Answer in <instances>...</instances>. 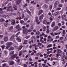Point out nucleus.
<instances>
[{
	"label": "nucleus",
	"mask_w": 67,
	"mask_h": 67,
	"mask_svg": "<svg viewBox=\"0 0 67 67\" xmlns=\"http://www.w3.org/2000/svg\"><path fill=\"white\" fill-rule=\"evenodd\" d=\"M63 36H64V35L65 34H66V33H65V32L66 31V30H63Z\"/></svg>",
	"instance_id": "obj_21"
},
{
	"label": "nucleus",
	"mask_w": 67,
	"mask_h": 67,
	"mask_svg": "<svg viewBox=\"0 0 67 67\" xmlns=\"http://www.w3.org/2000/svg\"><path fill=\"white\" fill-rule=\"evenodd\" d=\"M25 17V16H24V14H23L22 15V19H24Z\"/></svg>",
	"instance_id": "obj_45"
},
{
	"label": "nucleus",
	"mask_w": 67,
	"mask_h": 67,
	"mask_svg": "<svg viewBox=\"0 0 67 67\" xmlns=\"http://www.w3.org/2000/svg\"><path fill=\"white\" fill-rule=\"evenodd\" d=\"M15 47L16 48V49H18V48H19L17 46H15Z\"/></svg>",
	"instance_id": "obj_59"
},
{
	"label": "nucleus",
	"mask_w": 67,
	"mask_h": 67,
	"mask_svg": "<svg viewBox=\"0 0 67 67\" xmlns=\"http://www.w3.org/2000/svg\"><path fill=\"white\" fill-rule=\"evenodd\" d=\"M16 40L18 42H21V40L19 37L17 38Z\"/></svg>",
	"instance_id": "obj_14"
},
{
	"label": "nucleus",
	"mask_w": 67,
	"mask_h": 67,
	"mask_svg": "<svg viewBox=\"0 0 67 67\" xmlns=\"http://www.w3.org/2000/svg\"><path fill=\"white\" fill-rule=\"evenodd\" d=\"M20 23L21 24H23V23H24V21L22 20H20Z\"/></svg>",
	"instance_id": "obj_36"
},
{
	"label": "nucleus",
	"mask_w": 67,
	"mask_h": 67,
	"mask_svg": "<svg viewBox=\"0 0 67 67\" xmlns=\"http://www.w3.org/2000/svg\"><path fill=\"white\" fill-rule=\"evenodd\" d=\"M20 32L19 31V32H18V33H17L16 34L17 36H18V35H19V34H20Z\"/></svg>",
	"instance_id": "obj_53"
},
{
	"label": "nucleus",
	"mask_w": 67,
	"mask_h": 67,
	"mask_svg": "<svg viewBox=\"0 0 67 67\" xmlns=\"http://www.w3.org/2000/svg\"><path fill=\"white\" fill-rule=\"evenodd\" d=\"M26 26L28 28L29 27V24H27L26 25Z\"/></svg>",
	"instance_id": "obj_61"
},
{
	"label": "nucleus",
	"mask_w": 67,
	"mask_h": 67,
	"mask_svg": "<svg viewBox=\"0 0 67 67\" xmlns=\"http://www.w3.org/2000/svg\"><path fill=\"white\" fill-rule=\"evenodd\" d=\"M4 19L3 18L1 19L0 20V21L1 22H4Z\"/></svg>",
	"instance_id": "obj_24"
},
{
	"label": "nucleus",
	"mask_w": 67,
	"mask_h": 67,
	"mask_svg": "<svg viewBox=\"0 0 67 67\" xmlns=\"http://www.w3.org/2000/svg\"><path fill=\"white\" fill-rule=\"evenodd\" d=\"M23 65L24 67H27V65L25 64H24Z\"/></svg>",
	"instance_id": "obj_43"
},
{
	"label": "nucleus",
	"mask_w": 67,
	"mask_h": 67,
	"mask_svg": "<svg viewBox=\"0 0 67 67\" xmlns=\"http://www.w3.org/2000/svg\"><path fill=\"white\" fill-rule=\"evenodd\" d=\"M30 36H26L25 37V38H26L27 39L29 38H30Z\"/></svg>",
	"instance_id": "obj_32"
},
{
	"label": "nucleus",
	"mask_w": 67,
	"mask_h": 67,
	"mask_svg": "<svg viewBox=\"0 0 67 67\" xmlns=\"http://www.w3.org/2000/svg\"><path fill=\"white\" fill-rule=\"evenodd\" d=\"M38 45H39L40 46H42V43H41L40 42H39V43H38Z\"/></svg>",
	"instance_id": "obj_56"
},
{
	"label": "nucleus",
	"mask_w": 67,
	"mask_h": 67,
	"mask_svg": "<svg viewBox=\"0 0 67 67\" xmlns=\"http://www.w3.org/2000/svg\"><path fill=\"white\" fill-rule=\"evenodd\" d=\"M9 38H8V37H5L4 38V41L5 42H7Z\"/></svg>",
	"instance_id": "obj_8"
},
{
	"label": "nucleus",
	"mask_w": 67,
	"mask_h": 67,
	"mask_svg": "<svg viewBox=\"0 0 67 67\" xmlns=\"http://www.w3.org/2000/svg\"><path fill=\"white\" fill-rule=\"evenodd\" d=\"M58 52H59V53H62V51L60 49H59L58 50Z\"/></svg>",
	"instance_id": "obj_37"
},
{
	"label": "nucleus",
	"mask_w": 67,
	"mask_h": 67,
	"mask_svg": "<svg viewBox=\"0 0 67 67\" xmlns=\"http://www.w3.org/2000/svg\"><path fill=\"white\" fill-rule=\"evenodd\" d=\"M14 35H13L10 38V41H12L14 40Z\"/></svg>",
	"instance_id": "obj_9"
},
{
	"label": "nucleus",
	"mask_w": 67,
	"mask_h": 67,
	"mask_svg": "<svg viewBox=\"0 0 67 67\" xmlns=\"http://www.w3.org/2000/svg\"><path fill=\"white\" fill-rule=\"evenodd\" d=\"M28 20V18H24V20L25 21H26V20Z\"/></svg>",
	"instance_id": "obj_51"
},
{
	"label": "nucleus",
	"mask_w": 67,
	"mask_h": 67,
	"mask_svg": "<svg viewBox=\"0 0 67 67\" xmlns=\"http://www.w3.org/2000/svg\"><path fill=\"white\" fill-rule=\"evenodd\" d=\"M58 28H59V27L58 26H56L53 29V31H56V30H57L58 29Z\"/></svg>",
	"instance_id": "obj_7"
},
{
	"label": "nucleus",
	"mask_w": 67,
	"mask_h": 67,
	"mask_svg": "<svg viewBox=\"0 0 67 67\" xmlns=\"http://www.w3.org/2000/svg\"><path fill=\"white\" fill-rule=\"evenodd\" d=\"M55 22H53L52 24V25H51L52 27H54L55 26Z\"/></svg>",
	"instance_id": "obj_15"
},
{
	"label": "nucleus",
	"mask_w": 67,
	"mask_h": 67,
	"mask_svg": "<svg viewBox=\"0 0 67 67\" xmlns=\"http://www.w3.org/2000/svg\"><path fill=\"white\" fill-rule=\"evenodd\" d=\"M4 53L5 55H7V54H8V52H7V51H5Z\"/></svg>",
	"instance_id": "obj_44"
},
{
	"label": "nucleus",
	"mask_w": 67,
	"mask_h": 67,
	"mask_svg": "<svg viewBox=\"0 0 67 67\" xmlns=\"http://www.w3.org/2000/svg\"><path fill=\"white\" fill-rule=\"evenodd\" d=\"M13 8L14 10H17V6L16 5H14Z\"/></svg>",
	"instance_id": "obj_12"
},
{
	"label": "nucleus",
	"mask_w": 67,
	"mask_h": 67,
	"mask_svg": "<svg viewBox=\"0 0 67 67\" xmlns=\"http://www.w3.org/2000/svg\"><path fill=\"white\" fill-rule=\"evenodd\" d=\"M32 29H29V30H27V29H25L23 30V32L24 34H27L28 33V32H31L32 31Z\"/></svg>",
	"instance_id": "obj_1"
},
{
	"label": "nucleus",
	"mask_w": 67,
	"mask_h": 67,
	"mask_svg": "<svg viewBox=\"0 0 67 67\" xmlns=\"http://www.w3.org/2000/svg\"><path fill=\"white\" fill-rule=\"evenodd\" d=\"M11 24L12 25H15V22L14 20H12L11 21Z\"/></svg>",
	"instance_id": "obj_10"
},
{
	"label": "nucleus",
	"mask_w": 67,
	"mask_h": 67,
	"mask_svg": "<svg viewBox=\"0 0 67 67\" xmlns=\"http://www.w3.org/2000/svg\"><path fill=\"white\" fill-rule=\"evenodd\" d=\"M61 9V8H60V7H59V8H57L56 9V10H60Z\"/></svg>",
	"instance_id": "obj_42"
},
{
	"label": "nucleus",
	"mask_w": 67,
	"mask_h": 67,
	"mask_svg": "<svg viewBox=\"0 0 67 67\" xmlns=\"http://www.w3.org/2000/svg\"><path fill=\"white\" fill-rule=\"evenodd\" d=\"M61 33V32H59L58 33H55L54 35H57V34H60Z\"/></svg>",
	"instance_id": "obj_38"
},
{
	"label": "nucleus",
	"mask_w": 67,
	"mask_h": 67,
	"mask_svg": "<svg viewBox=\"0 0 67 67\" xmlns=\"http://www.w3.org/2000/svg\"><path fill=\"white\" fill-rule=\"evenodd\" d=\"M54 16H55V15L54 14H53L52 15H51L52 18H54Z\"/></svg>",
	"instance_id": "obj_48"
},
{
	"label": "nucleus",
	"mask_w": 67,
	"mask_h": 67,
	"mask_svg": "<svg viewBox=\"0 0 67 67\" xmlns=\"http://www.w3.org/2000/svg\"><path fill=\"white\" fill-rule=\"evenodd\" d=\"M40 34V33L39 31H37L36 32V34L37 35H38Z\"/></svg>",
	"instance_id": "obj_40"
},
{
	"label": "nucleus",
	"mask_w": 67,
	"mask_h": 67,
	"mask_svg": "<svg viewBox=\"0 0 67 67\" xmlns=\"http://www.w3.org/2000/svg\"><path fill=\"white\" fill-rule=\"evenodd\" d=\"M18 29V31H20V30H21L22 29L21 28L19 27V28Z\"/></svg>",
	"instance_id": "obj_49"
},
{
	"label": "nucleus",
	"mask_w": 67,
	"mask_h": 67,
	"mask_svg": "<svg viewBox=\"0 0 67 67\" xmlns=\"http://www.w3.org/2000/svg\"><path fill=\"white\" fill-rule=\"evenodd\" d=\"M27 3H26L25 4V5L24 6V7H26V6H27Z\"/></svg>",
	"instance_id": "obj_60"
},
{
	"label": "nucleus",
	"mask_w": 67,
	"mask_h": 67,
	"mask_svg": "<svg viewBox=\"0 0 67 67\" xmlns=\"http://www.w3.org/2000/svg\"><path fill=\"white\" fill-rule=\"evenodd\" d=\"M66 16V15H63L61 17V18H62V19H64L65 18Z\"/></svg>",
	"instance_id": "obj_22"
},
{
	"label": "nucleus",
	"mask_w": 67,
	"mask_h": 67,
	"mask_svg": "<svg viewBox=\"0 0 67 67\" xmlns=\"http://www.w3.org/2000/svg\"><path fill=\"white\" fill-rule=\"evenodd\" d=\"M58 56H59V54H57L55 56L56 57H57V58H58Z\"/></svg>",
	"instance_id": "obj_52"
},
{
	"label": "nucleus",
	"mask_w": 67,
	"mask_h": 67,
	"mask_svg": "<svg viewBox=\"0 0 67 67\" xmlns=\"http://www.w3.org/2000/svg\"><path fill=\"white\" fill-rule=\"evenodd\" d=\"M22 0H17L16 3V5H19V4L21 3Z\"/></svg>",
	"instance_id": "obj_6"
},
{
	"label": "nucleus",
	"mask_w": 67,
	"mask_h": 67,
	"mask_svg": "<svg viewBox=\"0 0 67 67\" xmlns=\"http://www.w3.org/2000/svg\"><path fill=\"white\" fill-rule=\"evenodd\" d=\"M14 49V47H10L9 48V51H12V50H13Z\"/></svg>",
	"instance_id": "obj_17"
},
{
	"label": "nucleus",
	"mask_w": 67,
	"mask_h": 67,
	"mask_svg": "<svg viewBox=\"0 0 67 67\" xmlns=\"http://www.w3.org/2000/svg\"><path fill=\"white\" fill-rule=\"evenodd\" d=\"M43 24H46L47 23V21L46 20H45L43 22Z\"/></svg>",
	"instance_id": "obj_34"
},
{
	"label": "nucleus",
	"mask_w": 67,
	"mask_h": 67,
	"mask_svg": "<svg viewBox=\"0 0 67 67\" xmlns=\"http://www.w3.org/2000/svg\"><path fill=\"white\" fill-rule=\"evenodd\" d=\"M58 25L59 26H61L62 25V24L60 23H59L58 24Z\"/></svg>",
	"instance_id": "obj_54"
},
{
	"label": "nucleus",
	"mask_w": 67,
	"mask_h": 67,
	"mask_svg": "<svg viewBox=\"0 0 67 67\" xmlns=\"http://www.w3.org/2000/svg\"><path fill=\"white\" fill-rule=\"evenodd\" d=\"M58 38H59V36H57L55 37V39H57Z\"/></svg>",
	"instance_id": "obj_62"
},
{
	"label": "nucleus",
	"mask_w": 67,
	"mask_h": 67,
	"mask_svg": "<svg viewBox=\"0 0 67 67\" xmlns=\"http://www.w3.org/2000/svg\"><path fill=\"white\" fill-rule=\"evenodd\" d=\"M17 63H20V60L19 59H18L17 60Z\"/></svg>",
	"instance_id": "obj_46"
},
{
	"label": "nucleus",
	"mask_w": 67,
	"mask_h": 67,
	"mask_svg": "<svg viewBox=\"0 0 67 67\" xmlns=\"http://www.w3.org/2000/svg\"><path fill=\"white\" fill-rule=\"evenodd\" d=\"M64 1H65V0H61L62 3H64Z\"/></svg>",
	"instance_id": "obj_64"
},
{
	"label": "nucleus",
	"mask_w": 67,
	"mask_h": 67,
	"mask_svg": "<svg viewBox=\"0 0 67 67\" xmlns=\"http://www.w3.org/2000/svg\"><path fill=\"white\" fill-rule=\"evenodd\" d=\"M59 1H56L54 5V8H56L57 7V5H58L59 4Z\"/></svg>",
	"instance_id": "obj_3"
},
{
	"label": "nucleus",
	"mask_w": 67,
	"mask_h": 67,
	"mask_svg": "<svg viewBox=\"0 0 67 67\" xmlns=\"http://www.w3.org/2000/svg\"><path fill=\"white\" fill-rule=\"evenodd\" d=\"M4 17L5 18H6L7 19V18H9V16L8 15H5L4 16Z\"/></svg>",
	"instance_id": "obj_29"
},
{
	"label": "nucleus",
	"mask_w": 67,
	"mask_h": 67,
	"mask_svg": "<svg viewBox=\"0 0 67 67\" xmlns=\"http://www.w3.org/2000/svg\"><path fill=\"white\" fill-rule=\"evenodd\" d=\"M52 44H50L47 46V47L48 48V47H52Z\"/></svg>",
	"instance_id": "obj_26"
},
{
	"label": "nucleus",
	"mask_w": 67,
	"mask_h": 67,
	"mask_svg": "<svg viewBox=\"0 0 67 67\" xmlns=\"http://www.w3.org/2000/svg\"><path fill=\"white\" fill-rule=\"evenodd\" d=\"M59 13V12H57L55 14V16H57L58 15V14Z\"/></svg>",
	"instance_id": "obj_41"
},
{
	"label": "nucleus",
	"mask_w": 67,
	"mask_h": 67,
	"mask_svg": "<svg viewBox=\"0 0 67 67\" xmlns=\"http://www.w3.org/2000/svg\"><path fill=\"white\" fill-rule=\"evenodd\" d=\"M44 17V15H41L40 17L39 20H42Z\"/></svg>",
	"instance_id": "obj_11"
},
{
	"label": "nucleus",
	"mask_w": 67,
	"mask_h": 67,
	"mask_svg": "<svg viewBox=\"0 0 67 67\" xmlns=\"http://www.w3.org/2000/svg\"><path fill=\"white\" fill-rule=\"evenodd\" d=\"M14 51H12L10 53V56H12V55L14 54Z\"/></svg>",
	"instance_id": "obj_19"
},
{
	"label": "nucleus",
	"mask_w": 67,
	"mask_h": 67,
	"mask_svg": "<svg viewBox=\"0 0 67 67\" xmlns=\"http://www.w3.org/2000/svg\"><path fill=\"white\" fill-rule=\"evenodd\" d=\"M7 9V7H4V8H3V10H5Z\"/></svg>",
	"instance_id": "obj_57"
},
{
	"label": "nucleus",
	"mask_w": 67,
	"mask_h": 67,
	"mask_svg": "<svg viewBox=\"0 0 67 67\" xmlns=\"http://www.w3.org/2000/svg\"><path fill=\"white\" fill-rule=\"evenodd\" d=\"M35 20L36 22H37L38 21V17H37V16H36L35 17Z\"/></svg>",
	"instance_id": "obj_16"
},
{
	"label": "nucleus",
	"mask_w": 67,
	"mask_h": 67,
	"mask_svg": "<svg viewBox=\"0 0 67 67\" xmlns=\"http://www.w3.org/2000/svg\"><path fill=\"white\" fill-rule=\"evenodd\" d=\"M4 25L5 26H8L9 25V24L7 23H5L4 24Z\"/></svg>",
	"instance_id": "obj_31"
},
{
	"label": "nucleus",
	"mask_w": 67,
	"mask_h": 67,
	"mask_svg": "<svg viewBox=\"0 0 67 67\" xmlns=\"http://www.w3.org/2000/svg\"><path fill=\"white\" fill-rule=\"evenodd\" d=\"M16 56H17V54H14L10 58V59H14V58H16Z\"/></svg>",
	"instance_id": "obj_5"
},
{
	"label": "nucleus",
	"mask_w": 67,
	"mask_h": 67,
	"mask_svg": "<svg viewBox=\"0 0 67 67\" xmlns=\"http://www.w3.org/2000/svg\"><path fill=\"white\" fill-rule=\"evenodd\" d=\"M26 11L27 12L30 14V15H31V13L30 11H29V10H28V9H26Z\"/></svg>",
	"instance_id": "obj_20"
},
{
	"label": "nucleus",
	"mask_w": 67,
	"mask_h": 67,
	"mask_svg": "<svg viewBox=\"0 0 67 67\" xmlns=\"http://www.w3.org/2000/svg\"><path fill=\"white\" fill-rule=\"evenodd\" d=\"M43 12V11L42 10H40L39 11V14L38 15H40V14H42Z\"/></svg>",
	"instance_id": "obj_18"
},
{
	"label": "nucleus",
	"mask_w": 67,
	"mask_h": 67,
	"mask_svg": "<svg viewBox=\"0 0 67 67\" xmlns=\"http://www.w3.org/2000/svg\"><path fill=\"white\" fill-rule=\"evenodd\" d=\"M23 53L22 51H21L20 52V53L19 54V56H20L22 55V53Z\"/></svg>",
	"instance_id": "obj_28"
},
{
	"label": "nucleus",
	"mask_w": 67,
	"mask_h": 67,
	"mask_svg": "<svg viewBox=\"0 0 67 67\" xmlns=\"http://www.w3.org/2000/svg\"><path fill=\"white\" fill-rule=\"evenodd\" d=\"M50 34L51 35H53L54 36H55V35L54 34V33H52V32Z\"/></svg>",
	"instance_id": "obj_50"
},
{
	"label": "nucleus",
	"mask_w": 67,
	"mask_h": 67,
	"mask_svg": "<svg viewBox=\"0 0 67 67\" xmlns=\"http://www.w3.org/2000/svg\"><path fill=\"white\" fill-rule=\"evenodd\" d=\"M39 67H42V65H41V63H39Z\"/></svg>",
	"instance_id": "obj_55"
},
{
	"label": "nucleus",
	"mask_w": 67,
	"mask_h": 67,
	"mask_svg": "<svg viewBox=\"0 0 67 67\" xmlns=\"http://www.w3.org/2000/svg\"><path fill=\"white\" fill-rule=\"evenodd\" d=\"M63 37H62L60 38V40H61L62 41V40H63Z\"/></svg>",
	"instance_id": "obj_63"
},
{
	"label": "nucleus",
	"mask_w": 67,
	"mask_h": 67,
	"mask_svg": "<svg viewBox=\"0 0 67 67\" xmlns=\"http://www.w3.org/2000/svg\"><path fill=\"white\" fill-rule=\"evenodd\" d=\"M12 6H10L9 7H8V9H7V11H12V12H13V11H14V10L12 9Z\"/></svg>",
	"instance_id": "obj_4"
},
{
	"label": "nucleus",
	"mask_w": 67,
	"mask_h": 67,
	"mask_svg": "<svg viewBox=\"0 0 67 67\" xmlns=\"http://www.w3.org/2000/svg\"><path fill=\"white\" fill-rule=\"evenodd\" d=\"M23 47V46H22V45L20 46H19V47H18V50H19V51L21 50V49H22Z\"/></svg>",
	"instance_id": "obj_13"
},
{
	"label": "nucleus",
	"mask_w": 67,
	"mask_h": 67,
	"mask_svg": "<svg viewBox=\"0 0 67 67\" xmlns=\"http://www.w3.org/2000/svg\"><path fill=\"white\" fill-rule=\"evenodd\" d=\"M13 29V26H11L9 27V30L10 31H11V30H12Z\"/></svg>",
	"instance_id": "obj_23"
},
{
	"label": "nucleus",
	"mask_w": 67,
	"mask_h": 67,
	"mask_svg": "<svg viewBox=\"0 0 67 67\" xmlns=\"http://www.w3.org/2000/svg\"><path fill=\"white\" fill-rule=\"evenodd\" d=\"M7 66V64L5 63H4L3 64V67H5V66Z\"/></svg>",
	"instance_id": "obj_39"
},
{
	"label": "nucleus",
	"mask_w": 67,
	"mask_h": 67,
	"mask_svg": "<svg viewBox=\"0 0 67 67\" xmlns=\"http://www.w3.org/2000/svg\"><path fill=\"white\" fill-rule=\"evenodd\" d=\"M43 7H45V8H47V7H48V6H47V5L46 4H44L43 5Z\"/></svg>",
	"instance_id": "obj_35"
},
{
	"label": "nucleus",
	"mask_w": 67,
	"mask_h": 67,
	"mask_svg": "<svg viewBox=\"0 0 67 67\" xmlns=\"http://www.w3.org/2000/svg\"><path fill=\"white\" fill-rule=\"evenodd\" d=\"M20 27V25L19 24L16 27V29H19Z\"/></svg>",
	"instance_id": "obj_33"
},
{
	"label": "nucleus",
	"mask_w": 67,
	"mask_h": 67,
	"mask_svg": "<svg viewBox=\"0 0 67 67\" xmlns=\"http://www.w3.org/2000/svg\"><path fill=\"white\" fill-rule=\"evenodd\" d=\"M62 6L63 5L62 4H59L58 5V6L59 7H62Z\"/></svg>",
	"instance_id": "obj_47"
},
{
	"label": "nucleus",
	"mask_w": 67,
	"mask_h": 67,
	"mask_svg": "<svg viewBox=\"0 0 67 67\" xmlns=\"http://www.w3.org/2000/svg\"><path fill=\"white\" fill-rule=\"evenodd\" d=\"M14 62L13 61H12L9 64L10 65H14Z\"/></svg>",
	"instance_id": "obj_27"
},
{
	"label": "nucleus",
	"mask_w": 67,
	"mask_h": 67,
	"mask_svg": "<svg viewBox=\"0 0 67 67\" xmlns=\"http://www.w3.org/2000/svg\"><path fill=\"white\" fill-rule=\"evenodd\" d=\"M13 44V43L11 42H9L6 43V45H7L6 48L7 49H8L10 47V46L12 45Z\"/></svg>",
	"instance_id": "obj_2"
},
{
	"label": "nucleus",
	"mask_w": 67,
	"mask_h": 67,
	"mask_svg": "<svg viewBox=\"0 0 67 67\" xmlns=\"http://www.w3.org/2000/svg\"><path fill=\"white\" fill-rule=\"evenodd\" d=\"M53 7V6L52 5H51L49 6V8L50 9H51L52 8V7Z\"/></svg>",
	"instance_id": "obj_58"
},
{
	"label": "nucleus",
	"mask_w": 67,
	"mask_h": 67,
	"mask_svg": "<svg viewBox=\"0 0 67 67\" xmlns=\"http://www.w3.org/2000/svg\"><path fill=\"white\" fill-rule=\"evenodd\" d=\"M30 26L31 29H32V30H33V25H32V24H31L30 25Z\"/></svg>",
	"instance_id": "obj_25"
},
{
	"label": "nucleus",
	"mask_w": 67,
	"mask_h": 67,
	"mask_svg": "<svg viewBox=\"0 0 67 67\" xmlns=\"http://www.w3.org/2000/svg\"><path fill=\"white\" fill-rule=\"evenodd\" d=\"M1 47L3 49H4L5 47V46L4 45H3V46H2Z\"/></svg>",
	"instance_id": "obj_30"
}]
</instances>
